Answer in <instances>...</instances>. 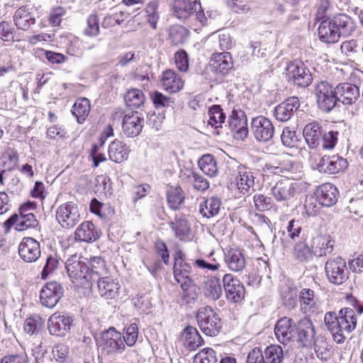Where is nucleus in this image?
I'll return each mask as SVG.
<instances>
[{"instance_id":"nucleus-64","label":"nucleus","mask_w":363,"mask_h":363,"mask_svg":"<svg viewBox=\"0 0 363 363\" xmlns=\"http://www.w3.org/2000/svg\"><path fill=\"white\" fill-rule=\"evenodd\" d=\"M205 289L209 295H220L222 291L220 279L216 277H208L205 282Z\"/></svg>"},{"instance_id":"nucleus-47","label":"nucleus","mask_w":363,"mask_h":363,"mask_svg":"<svg viewBox=\"0 0 363 363\" xmlns=\"http://www.w3.org/2000/svg\"><path fill=\"white\" fill-rule=\"evenodd\" d=\"M263 354L266 363H282L284 359L283 349L277 345L267 347Z\"/></svg>"},{"instance_id":"nucleus-19","label":"nucleus","mask_w":363,"mask_h":363,"mask_svg":"<svg viewBox=\"0 0 363 363\" xmlns=\"http://www.w3.org/2000/svg\"><path fill=\"white\" fill-rule=\"evenodd\" d=\"M298 189L297 182L290 179L279 180L272 189V194L277 201H286L294 198Z\"/></svg>"},{"instance_id":"nucleus-46","label":"nucleus","mask_w":363,"mask_h":363,"mask_svg":"<svg viewBox=\"0 0 363 363\" xmlns=\"http://www.w3.org/2000/svg\"><path fill=\"white\" fill-rule=\"evenodd\" d=\"M208 124L215 128H222L226 116L220 105H213L208 108Z\"/></svg>"},{"instance_id":"nucleus-12","label":"nucleus","mask_w":363,"mask_h":363,"mask_svg":"<svg viewBox=\"0 0 363 363\" xmlns=\"http://www.w3.org/2000/svg\"><path fill=\"white\" fill-rule=\"evenodd\" d=\"M348 167L346 159L338 155H324L316 164V169L321 173L335 174L344 172Z\"/></svg>"},{"instance_id":"nucleus-26","label":"nucleus","mask_w":363,"mask_h":363,"mask_svg":"<svg viewBox=\"0 0 363 363\" xmlns=\"http://www.w3.org/2000/svg\"><path fill=\"white\" fill-rule=\"evenodd\" d=\"M314 195L319 205L330 207L336 203L339 191L333 184L325 183L317 187Z\"/></svg>"},{"instance_id":"nucleus-3","label":"nucleus","mask_w":363,"mask_h":363,"mask_svg":"<svg viewBox=\"0 0 363 363\" xmlns=\"http://www.w3.org/2000/svg\"><path fill=\"white\" fill-rule=\"evenodd\" d=\"M196 318L201 330L206 335L213 337L221 331V319L211 307L200 308Z\"/></svg>"},{"instance_id":"nucleus-53","label":"nucleus","mask_w":363,"mask_h":363,"mask_svg":"<svg viewBox=\"0 0 363 363\" xmlns=\"http://www.w3.org/2000/svg\"><path fill=\"white\" fill-rule=\"evenodd\" d=\"M103 147L104 145H101V143H94L92 144L89 150L88 157L89 160L92 162L91 167L93 168L98 167L100 163L105 162L107 160L105 153L102 151Z\"/></svg>"},{"instance_id":"nucleus-24","label":"nucleus","mask_w":363,"mask_h":363,"mask_svg":"<svg viewBox=\"0 0 363 363\" xmlns=\"http://www.w3.org/2000/svg\"><path fill=\"white\" fill-rule=\"evenodd\" d=\"M144 118L138 111H132L125 114L123 118L122 129L127 137L138 135L143 128Z\"/></svg>"},{"instance_id":"nucleus-14","label":"nucleus","mask_w":363,"mask_h":363,"mask_svg":"<svg viewBox=\"0 0 363 363\" xmlns=\"http://www.w3.org/2000/svg\"><path fill=\"white\" fill-rule=\"evenodd\" d=\"M100 347L107 354L121 353L125 348L121 334L114 328H109L102 334Z\"/></svg>"},{"instance_id":"nucleus-33","label":"nucleus","mask_w":363,"mask_h":363,"mask_svg":"<svg viewBox=\"0 0 363 363\" xmlns=\"http://www.w3.org/2000/svg\"><path fill=\"white\" fill-rule=\"evenodd\" d=\"M99 237L100 233L91 221L82 223L74 232L75 240L80 242H92L98 240Z\"/></svg>"},{"instance_id":"nucleus-5","label":"nucleus","mask_w":363,"mask_h":363,"mask_svg":"<svg viewBox=\"0 0 363 363\" xmlns=\"http://www.w3.org/2000/svg\"><path fill=\"white\" fill-rule=\"evenodd\" d=\"M335 87L327 81L315 84L313 93L318 108L324 112L331 111L337 105Z\"/></svg>"},{"instance_id":"nucleus-52","label":"nucleus","mask_w":363,"mask_h":363,"mask_svg":"<svg viewBox=\"0 0 363 363\" xmlns=\"http://www.w3.org/2000/svg\"><path fill=\"white\" fill-rule=\"evenodd\" d=\"M89 209L92 213L98 216L101 219H106L108 214H113L114 212L112 207L100 202L96 198L91 201Z\"/></svg>"},{"instance_id":"nucleus-40","label":"nucleus","mask_w":363,"mask_h":363,"mask_svg":"<svg viewBox=\"0 0 363 363\" xmlns=\"http://www.w3.org/2000/svg\"><path fill=\"white\" fill-rule=\"evenodd\" d=\"M182 339L185 347L190 350H194L203 344V339L197 330L192 327H186L182 335Z\"/></svg>"},{"instance_id":"nucleus-17","label":"nucleus","mask_w":363,"mask_h":363,"mask_svg":"<svg viewBox=\"0 0 363 363\" xmlns=\"http://www.w3.org/2000/svg\"><path fill=\"white\" fill-rule=\"evenodd\" d=\"M228 125L237 139L244 140L248 135L247 120L241 109L233 108L228 117Z\"/></svg>"},{"instance_id":"nucleus-45","label":"nucleus","mask_w":363,"mask_h":363,"mask_svg":"<svg viewBox=\"0 0 363 363\" xmlns=\"http://www.w3.org/2000/svg\"><path fill=\"white\" fill-rule=\"evenodd\" d=\"M159 4L158 0H151L146 4L144 9L145 18L153 30L157 28V23L160 19Z\"/></svg>"},{"instance_id":"nucleus-57","label":"nucleus","mask_w":363,"mask_h":363,"mask_svg":"<svg viewBox=\"0 0 363 363\" xmlns=\"http://www.w3.org/2000/svg\"><path fill=\"white\" fill-rule=\"evenodd\" d=\"M216 352L209 347L203 349L194 357V363H216Z\"/></svg>"},{"instance_id":"nucleus-31","label":"nucleus","mask_w":363,"mask_h":363,"mask_svg":"<svg viewBox=\"0 0 363 363\" xmlns=\"http://www.w3.org/2000/svg\"><path fill=\"white\" fill-rule=\"evenodd\" d=\"M130 152V147L118 139H115L108 145V158L115 163L121 164L127 160Z\"/></svg>"},{"instance_id":"nucleus-62","label":"nucleus","mask_w":363,"mask_h":363,"mask_svg":"<svg viewBox=\"0 0 363 363\" xmlns=\"http://www.w3.org/2000/svg\"><path fill=\"white\" fill-rule=\"evenodd\" d=\"M303 228L299 220L295 218L291 219L286 226L288 236L292 240H296L298 238Z\"/></svg>"},{"instance_id":"nucleus-9","label":"nucleus","mask_w":363,"mask_h":363,"mask_svg":"<svg viewBox=\"0 0 363 363\" xmlns=\"http://www.w3.org/2000/svg\"><path fill=\"white\" fill-rule=\"evenodd\" d=\"M55 217L63 228H72L81 219L79 206L73 201L62 203L57 207Z\"/></svg>"},{"instance_id":"nucleus-6","label":"nucleus","mask_w":363,"mask_h":363,"mask_svg":"<svg viewBox=\"0 0 363 363\" xmlns=\"http://www.w3.org/2000/svg\"><path fill=\"white\" fill-rule=\"evenodd\" d=\"M273 172L280 174L286 179L296 180L302 178L303 166L294 156L284 153L279 157L277 166L272 167Z\"/></svg>"},{"instance_id":"nucleus-38","label":"nucleus","mask_w":363,"mask_h":363,"mask_svg":"<svg viewBox=\"0 0 363 363\" xmlns=\"http://www.w3.org/2000/svg\"><path fill=\"white\" fill-rule=\"evenodd\" d=\"M223 283L226 295H244L245 289L243 284L231 274H225Z\"/></svg>"},{"instance_id":"nucleus-44","label":"nucleus","mask_w":363,"mask_h":363,"mask_svg":"<svg viewBox=\"0 0 363 363\" xmlns=\"http://www.w3.org/2000/svg\"><path fill=\"white\" fill-rule=\"evenodd\" d=\"M97 286L101 295H115L119 293L120 285L118 282L108 276L98 279Z\"/></svg>"},{"instance_id":"nucleus-1","label":"nucleus","mask_w":363,"mask_h":363,"mask_svg":"<svg viewBox=\"0 0 363 363\" xmlns=\"http://www.w3.org/2000/svg\"><path fill=\"white\" fill-rule=\"evenodd\" d=\"M357 321L356 313L350 308H342L338 315L335 312H327L324 317L327 328L338 344L343 343L347 335L356 328Z\"/></svg>"},{"instance_id":"nucleus-20","label":"nucleus","mask_w":363,"mask_h":363,"mask_svg":"<svg viewBox=\"0 0 363 363\" xmlns=\"http://www.w3.org/2000/svg\"><path fill=\"white\" fill-rule=\"evenodd\" d=\"M336 101L345 106H352L359 99V87L353 84L342 82L335 86Z\"/></svg>"},{"instance_id":"nucleus-16","label":"nucleus","mask_w":363,"mask_h":363,"mask_svg":"<svg viewBox=\"0 0 363 363\" xmlns=\"http://www.w3.org/2000/svg\"><path fill=\"white\" fill-rule=\"evenodd\" d=\"M160 84L166 92L174 94L184 89V79L174 69H166L160 76Z\"/></svg>"},{"instance_id":"nucleus-7","label":"nucleus","mask_w":363,"mask_h":363,"mask_svg":"<svg viewBox=\"0 0 363 363\" xmlns=\"http://www.w3.org/2000/svg\"><path fill=\"white\" fill-rule=\"evenodd\" d=\"M174 276L176 281L180 284L184 291H187L193 285V280L189 275L191 273V266L186 262L185 254L179 250L174 255Z\"/></svg>"},{"instance_id":"nucleus-21","label":"nucleus","mask_w":363,"mask_h":363,"mask_svg":"<svg viewBox=\"0 0 363 363\" xmlns=\"http://www.w3.org/2000/svg\"><path fill=\"white\" fill-rule=\"evenodd\" d=\"M211 71L221 76L228 74L233 67L232 55L228 52H214L209 60Z\"/></svg>"},{"instance_id":"nucleus-54","label":"nucleus","mask_w":363,"mask_h":363,"mask_svg":"<svg viewBox=\"0 0 363 363\" xmlns=\"http://www.w3.org/2000/svg\"><path fill=\"white\" fill-rule=\"evenodd\" d=\"M16 30L13 26L9 21H2L0 22V40L4 43H11L16 40Z\"/></svg>"},{"instance_id":"nucleus-15","label":"nucleus","mask_w":363,"mask_h":363,"mask_svg":"<svg viewBox=\"0 0 363 363\" xmlns=\"http://www.w3.org/2000/svg\"><path fill=\"white\" fill-rule=\"evenodd\" d=\"M252 132L258 141L267 142L273 138L274 127L272 121L265 116H258L252 120Z\"/></svg>"},{"instance_id":"nucleus-29","label":"nucleus","mask_w":363,"mask_h":363,"mask_svg":"<svg viewBox=\"0 0 363 363\" xmlns=\"http://www.w3.org/2000/svg\"><path fill=\"white\" fill-rule=\"evenodd\" d=\"M300 102L297 97H289L274 108V116L279 121H287L298 109Z\"/></svg>"},{"instance_id":"nucleus-4","label":"nucleus","mask_w":363,"mask_h":363,"mask_svg":"<svg viewBox=\"0 0 363 363\" xmlns=\"http://www.w3.org/2000/svg\"><path fill=\"white\" fill-rule=\"evenodd\" d=\"M286 77L289 82L294 85L306 88L313 82V75L307 66L301 61H291L286 67Z\"/></svg>"},{"instance_id":"nucleus-37","label":"nucleus","mask_w":363,"mask_h":363,"mask_svg":"<svg viewBox=\"0 0 363 363\" xmlns=\"http://www.w3.org/2000/svg\"><path fill=\"white\" fill-rule=\"evenodd\" d=\"M311 245H309L306 240L296 242L292 249V256L295 260L301 263H307L313 259Z\"/></svg>"},{"instance_id":"nucleus-28","label":"nucleus","mask_w":363,"mask_h":363,"mask_svg":"<svg viewBox=\"0 0 363 363\" xmlns=\"http://www.w3.org/2000/svg\"><path fill=\"white\" fill-rule=\"evenodd\" d=\"M87 279L94 277L102 279L107 277L110 273L109 267L104 257L101 256H93L88 259Z\"/></svg>"},{"instance_id":"nucleus-61","label":"nucleus","mask_w":363,"mask_h":363,"mask_svg":"<svg viewBox=\"0 0 363 363\" xmlns=\"http://www.w3.org/2000/svg\"><path fill=\"white\" fill-rule=\"evenodd\" d=\"M63 293V286L56 281L46 283L40 290V295H62Z\"/></svg>"},{"instance_id":"nucleus-41","label":"nucleus","mask_w":363,"mask_h":363,"mask_svg":"<svg viewBox=\"0 0 363 363\" xmlns=\"http://www.w3.org/2000/svg\"><path fill=\"white\" fill-rule=\"evenodd\" d=\"M221 206L220 199L216 196L206 198L200 203L199 212L206 218H211L217 215Z\"/></svg>"},{"instance_id":"nucleus-8","label":"nucleus","mask_w":363,"mask_h":363,"mask_svg":"<svg viewBox=\"0 0 363 363\" xmlns=\"http://www.w3.org/2000/svg\"><path fill=\"white\" fill-rule=\"evenodd\" d=\"M325 270L328 280L334 284L340 285L349 279L347 263L341 257L329 259L325 262Z\"/></svg>"},{"instance_id":"nucleus-30","label":"nucleus","mask_w":363,"mask_h":363,"mask_svg":"<svg viewBox=\"0 0 363 363\" xmlns=\"http://www.w3.org/2000/svg\"><path fill=\"white\" fill-rule=\"evenodd\" d=\"M297 333L298 340L303 347L315 346V329L310 319L305 318L298 321Z\"/></svg>"},{"instance_id":"nucleus-13","label":"nucleus","mask_w":363,"mask_h":363,"mask_svg":"<svg viewBox=\"0 0 363 363\" xmlns=\"http://www.w3.org/2000/svg\"><path fill=\"white\" fill-rule=\"evenodd\" d=\"M35 11V6L30 2L18 7L13 16V21L16 28L26 31L35 25L36 22Z\"/></svg>"},{"instance_id":"nucleus-23","label":"nucleus","mask_w":363,"mask_h":363,"mask_svg":"<svg viewBox=\"0 0 363 363\" xmlns=\"http://www.w3.org/2000/svg\"><path fill=\"white\" fill-rule=\"evenodd\" d=\"M73 320L71 317L55 313L48 320V328L52 335L64 337L69 331Z\"/></svg>"},{"instance_id":"nucleus-11","label":"nucleus","mask_w":363,"mask_h":363,"mask_svg":"<svg viewBox=\"0 0 363 363\" xmlns=\"http://www.w3.org/2000/svg\"><path fill=\"white\" fill-rule=\"evenodd\" d=\"M67 276L73 284H82L87 279L86 263L77 254L72 255L65 262Z\"/></svg>"},{"instance_id":"nucleus-56","label":"nucleus","mask_w":363,"mask_h":363,"mask_svg":"<svg viewBox=\"0 0 363 363\" xmlns=\"http://www.w3.org/2000/svg\"><path fill=\"white\" fill-rule=\"evenodd\" d=\"M253 202L256 210L261 212L271 210L274 205L272 198L264 194H255Z\"/></svg>"},{"instance_id":"nucleus-18","label":"nucleus","mask_w":363,"mask_h":363,"mask_svg":"<svg viewBox=\"0 0 363 363\" xmlns=\"http://www.w3.org/2000/svg\"><path fill=\"white\" fill-rule=\"evenodd\" d=\"M18 254L24 262H35L41 255L40 244L33 238L24 237L18 245Z\"/></svg>"},{"instance_id":"nucleus-27","label":"nucleus","mask_w":363,"mask_h":363,"mask_svg":"<svg viewBox=\"0 0 363 363\" xmlns=\"http://www.w3.org/2000/svg\"><path fill=\"white\" fill-rule=\"evenodd\" d=\"M255 179L253 172L245 166H240L235 177V183L239 192L243 195L248 194L254 187Z\"/></svg>"},{"instance_id":"nucleus-32","label":"nucleus","mask_w":363,"mask_h":363,"mask_svg":"<svg viewBox=\"0 0 363 363\" xmlns=\"http://www.w3.org/2000/svg\"><path fill=\"white\" fill-rule=\"evenodd\" d=\"M38 225V221L35 216L23 217L18 216L17 213L12 215L4 223V225L6 228L10 229L13 227L17 231H24L28 229L35 228Z\"/></svg>"},{"instance_id":"nucleus-34","label":"nucleus","mask_w":363,"mask_h":363,"mask_svg":"<svg viewBox=\"0 0 363 363\" xmlns=\"http://www.w3.org/2000/svg\"><path fill=\"white\" fill-rule=\"evenodd\" d=\"M303 133L308 146L311 148H316L320 145L323 131L320 123L312 122L304 127Z\"/></svg>"},{"instance_id":"nucleus-39","label":"nucleus","mask_w":363,"mask_h":363,"mask_svg":"<svg viewBox=\"0 0 363 363\" xmlns=\"http://www.w3.org/2000/svg\"><path fill=\"white\" fill-rule=\"evenodd\" d=\"M185 200V194L180 186H169L167 191L168 206L172 210L181 208Z\"/></svg>"},{"instance_id":"nucleus-42","label":"nucleus","mask_w":363,"mask_h":363,"mask_svg":"<svg viewBox=\"0 0 363 363\" xmlns=\"http://www.w3.org/2000/svg\"><path fill=\"white\" fill-rule=\"evenodd\" d=\"M124 101L128 108H138L144 105L145 96L142 90L137 88H131L125 92Z\"/></svg>"},{"instance_id":"nucleus-50","label":"nucleus","mask_w":363,"mask_h":363,"mask_svg":"<svg viewBox=\"0 0 363 363\" xmlns=\"http://www.w3.org/2000/svg\"><path fill=\"white\" fill-rule=\"evenodd\" d=\"M83 34L89 38H96L100 34L99 18L96 13L88 16Z\"/></svg>"},{"instance_id":"nucleus-43","label":"nucleus","mask_w":363,"mask_h":363,"mask_svg":"<svg viewBox=\"0 0 363 363\" xmlns=\"http://www.w3.org/2000/svg\"><path fill=\"white\" fill-rule=\"evenodd\" d=\"M91 109L89 100L86 98L78 99L72 106V114L79 123H82L89 114Z\"/></svg>"},{"instance_id":"nucleus-36","label":"nucleus","mask_w":363,"mask_h":363,"mask_svg":"<svg viewBox=\"0 0 363 363\" xmlns=\"http://www.w3.org/2000/svg\"><path fill=\"white\" fill-rule=\"evenodd\" d=\"M225 262L230 270L241 272L246 265L245 258L240 249L230 248L225 254Z\"/></svg>"},{"instance_id":"nucleus-22","label":"nucleus","mask_w":363,"mask_h":363,"mask_svg":"<svg viewBox=\"0 0 363 363\" xmlns=\"http://www.w3.org/2000/svg\"><path fill=\"white\" fill-rule=\"evenodd\" d=\"M169 226L174 232V237L181 242H191L194 235L191 224L184 214L176 216L169 223Z\"/></svg>"},{"instance_id":"nucleus-25","label":"nucleus","mask_w":363,"mask_h":363,"mask_svg":"<svg viewBox=\"0 0 363 363\" xmlns=\"http://www.w3.org/2000/svg\"><path fill=\"white\" fill-rule=\"evenodd\" d=\"M334 239L328 234H317L311 238V244L314 256L325 257L334 250Z\"/></svg>"},{"instance_id":"nucleus-51","label":"nucleus","mask_w":363,"mask_h":363,"mask_svg":"<svg viewBox=\"0 0 363 363\" xmlns=\"http://www.w3.org/2000/svg\"><path fill=\"white\" fill-rule=\"evenodd\" d=\"M45 324V320L38 315H34L27 318L23 323L25 333L32 335L41 330Z\"/></svg>"},{"instance_id":"nucleus-59","label":"nucleus","mask_w":363,"mask_h":363,"mask_svg":"<svg viewBox=\"0 0 363 363\" xmlns=\"http://www.w3.org/2000/svg\"><path fill=\"white\" fill-rule=\"evenodd\" d=\"M213 254L214 252H211L208 255L210 262H207L203 259H196L194 264L199 269H206L211 272L218 271L220 268V264L215 257H213Z\"/></svg>"},{"instance_id":"nucleus-55","label":"nucleus","mask_w":363,"mask_h":363,"mask_svg":"<svg viewBox=\"0 0 363 363\" xmlns=\"http://www.w3.org/2000/svg\"><path fill=\"white\" fill-rule=\"evenodd\" d=\"M339 131L336 128L325 130L323 133L322 143L323 148L325 150L333 149L339 140Z\"/></svg>"},{"instance_id":"nucleus-49","label":"nucleus","mask_w":363,"mask_h":363,"mask_svg":"<svg viewBox=\"0 0 363 363\" xmlns=\"http://www.w3.org/2000/svg\"><path fill=\"white\" fill-rule=\"evenodd\" d=\"M189 32L182 26L174 25L169 30V40L174 45L184 44L187 38Z\"/></svg>"},{"instance_id":"nucleus-2","label":"nucleus","mask_w":363,"mask_h":363,"mask_svg":"<svg viewBox=\"0 0 363 363\" xmlns=\"http://www.w3.org/2000/svg\"><path fill=\"white\" fill-rule=\"evenodd\" d=\"M354 20L346 14H339L333 18L323 20L318 27L320 40L325 43H337L341 35L348 36L355 30Z\"/></svg>"},{"instance_id":"nucleus-58","label":"nucleus","mask_w":363,"mask_h":363,"mask_svg":"<svg viewBox=\"0 0 363 363\" xmlns=\"http://www.w3.org/2000/svg\"><path fill=\"white\" fill-rule=\"evenodd\" d=\"M174 64L177 69L181 72H187L189 71V56L187 52L181 49L177 51L174 55Z\"/></svg>"},{"instance_id":"nucleus-10","label":"nucleus","mask_w":363,"mask_h":363,"mask_svg":"<svg viewBox=\"0 0 363 363\" xmlns=\"http://www.w3.org/2000/svg\"><path fill=\"white\" fill-rule=\"evenodd\" d=\"M171 9L174 16L179 19H187L194 13L198 18L204 16L200 0H173Z\"/></svg>"},{"instance_id":"nucleus-48","label":"nucleus","mask_w":363,"mask_h":363,"mask_svg":"<svg viewBox=\"0 0 363 363\" xmlns=\"http://www.w3.org/2000/svg\"><path fill=\"white\" fill-rule=\"evenodd\" d=\"M199 166L204 174L210 177H214L217 174V163L212 155H203L199 160Z\"/></svg>"},{"instance_id":"nucleus-35","label":"nucleus","mask_w":363,"mask_h":363,"mask_svg":"<svg viewBox=\"0 0 363 363\" xmlns=\"http://www.w3.org/2000/svg\"><path fill=\"white\" fill-rule=\"evenodd\" d=\"M275 335L279 342L285 345L294 335V330L291 327V320L286 317L279 319L274 328Z\"/></svg>"},{"instance_id":"nucleus-63","label":"nucleus","mask_w":363,"mask_h":363,"mask_svg":"<svg viewBox=\"0 0 363 363\" xmlns=\"http://www.w3.org/2000/svg\"><path fill=\"white\" fill-rule=\"evenodd\" d=\"M281 140L284 145L289 147H294L297 142L296 131L291 130L289 127L283 129Z\"/></svg>"},{"instance_id":"nucleus-60","label":"nucleus","mask_w":363,"mask_h":363,"mask_svg":"<svg viewBox=\"0 0 363 363\" xmlns=\"http://www.w3.org/2000/svg\"><path fill=\"white\" fill-rule=\"evenodd\" d=\"M149 96L156 108L168 106L170 103V98L159 91H152Z\"/></svg>"}]
</instances>
